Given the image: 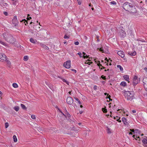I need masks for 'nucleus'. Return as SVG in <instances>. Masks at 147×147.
Masks as SVG:
<instances>
[{"instance_id":"nucleus-33","label":"nucleus","mask_w":147,"mask_h":147,"mask_svg":"<svg viewBox=\"0 0 147 147\" xmlns=\"http://www.w3.org/2000/svg\"><path fill=\"white\" fill-rule=\"evenodd\" d=\"M107 129V132L108 133H111V131H110V129L107 127H106Z\"/></svg>"},{"instance_id":"nucleus-15","label":"nucleus","mask_w":147,"mask_h":147,"mask_svg":"<svg viewBox=\"0 0 147 147\" xmlns=\"http://www.w3.org/2000/svg\"><path fill=\"white\" fill-rule=\"evenodd\" d=\"M128 54L131 56H134L136 54V52L135 51H134L133 52H129L128 53Z\"/></svg>"},{"instance_id":"nucleus-31","label":"nucleus","mask_w":147,"mask_h":147,"mask_svg":"<svg viewBox=\"0 0 147 147\" xmlns=\"http://www.w3.org/2000/svg\"><path fill=\"white\" fill-rule=\"evenodd\" d=\"M98 62L99 63H97V65H98V66H99V67H100V66H101V67H102L103 68V69H104L105 68V67L102 66V65L100 64V61H99ZM99 68H100V67H99Z\"/></svg>"},{"instance_id":"nucleus-38","label":"nucleus","mask_w":147,"mask_h":147,"mask_svg":"<svg viewBox=\"0 0 147 147\" xmlns=\"http://www.w3.org/2000/svg\"><path fill=\"white\" fill-rule=\"evenodd\" d=\"M107 97H106V98H109L110 100H112L111 98V96L109 95V94H108Z\"/></svg>"},{"instance_id":"nucleus-19","label":"nucleus","mask_w":147,"mask_h":147,"mask_svg":"<svg viewBox=\"0 0 147 147\" xmlns=\"http://www.w3.org/2000/svg\"><path fill=\"white\" fill-rule=\"evenodd\" d=\"M138 41H140V42H142V43H146L147 44V42H146L144 40L142 39H139L137 40Z\"/></svg>"},{"instance_id":"nucleus-64","label":"nucleus","mask_w":147,"mask_h":147,"mask_svg":"<svg viewBox=\"0 0 147 147\" xmlns=\"http://www.w3.org/2000/svg\"><path fill=\"white\" fill-rule=\"evenodd\" d=\"M94 90H96V89L97 88V86H94Z\"/></svg>"},{"instance_id":"nucleus-24","label":"nucleus","mask_w":147,"mask_h":147,"mask_svg":"<svg viewBox=\"0 0 147 147\" xmlns=\"http://www.w3.org/2000/svg\"><path fill=\"white\" fill-rule=\"evenodd\" d=\"M120 85L123 86H125L126 85V83L125 82L123 81L121 82Z\"/></svg>"},{"instance_id":"nucleus-12","label":"nucleus","mask_w":147,"mask_h":147,"mask_svg":"<svg viewBox=\"0 0 147 147\" xmlns=\"http://www.w3.org/2000/svg\"><path fill=\"white\" fill-rule=\"evenodd\" d=\"M122 120L124 124L126 125H127L128 124V123L127 122V119L125 117H123L122 118Z\"/></svg>"},{"instance_id":"nucleus-14","label":"nucleus","mask_w":147,"mask_h":147,"mask_svg":"<svg viewBox=\"0 0 147 147\" xmlns=\"http://www.w3.org/2000/svg\"><path fill=\"white\" fill-rule=\"evenodd\" d=\"M61 116L60 117V119H61V120H63L65 119V114H64L62 112H61Z\"/></svg>"},{"instance_id":"nucleus-51","label":"nucleus","mask_w":147,"mask_h":147,"mask_svg":"<svg viewBox=\"0 0 147 147\" xmlns=\"http://www.w3.org/2000/svg\"><path fill=\"white\" fill-rule=\"evenodd\" d=\"M45 83L46 84V85H47L48 86L50 85V83L47 82V81L45 82Z\"/></svg>"},{"instance_id":"nucleus-50","label":"nucleus","mask_w":147,"mask_h":147,"mask_svg":"<svg viewBox=\"0 0 147 147\" xmlns=\"http://www.w3.org/2000/svg\"><path fill=\"white\" fill-rule=\"evenodd\" d=\"M67 120H68V121L71 122V123H72V122H73L74 121H73L71 119H67Z\"/></svg>"},{"instance_id":"nucleus-52","label":"nucleus","mask_w":147,"mask_h":147,"mask_svg":"<svg viewBox=\"0 0 147 147\" xmlns=\"http://www.w3.org/2000/svg\"><path fill=\"white\" fill-rule=\"evenodd\" d=\"M49 87L52 90H53V88L52 86L50 85V86H49Z\"/></svg>"},{"instance_id":"nucleus-11","label":"nucleus","mask_w":147,"mask_h":147,"mask_svg":"<svg viewBox=\"0 0 147 147\" xmlns=\"http://www.w3.org/2000/svg\"><path fill=\"white\" fill-rule=\"evenodd\" d=\"M12 22L14 25V26H16L18 25V22L17 20L13 19L12 20Z\"/></svg>"},{"instance_id":"nucleus-45","label":"nucleus","mask_w":147,"mask_h":147,"mask_svg":"<svg viewBox=\"0 0 147 147\" xmlns=\"http://www.w3.org/2000/svg\"><path fill=\"white\" fill-rule=\"evenodd\" d=\"M64 38L65 39L68 38H69V37L67 36L66 35H65L64 36Z\"/></svg>"},{"instance_id":"nucleus-59","label":"nucleus","mask_w":147,"mask_h":147,"mask_svg":"<svg viewBox=\"0 0 147 147\" xmlns=\"http://www.w3.org/2000/svg\"><path fill=\"white\" fill-rule=\"evenodd\" d=\"M71 71H73L75 72V73H76V70L75 69H71Z\"/></svg>"},{"instance_id":"nucleus-44","label":"nucleus","mask_w":147,"mask_h":147,"mask_svg":"<svg viewBox=\"0 0 147 147\" xmlns=\"http://www.w3.org/2000/svg\"><path fill=\"white\" fill-rule=\"evenodd\" d=\"M31 117L33 119H34L36 118L35 115H32L31 116Z\"/></svg>"},{"instance_id":"nucleus-53","label":"nucleus","mask_w":147,"mask_h":147,"mask_svg":"<svg viewBox=\"0 0 147 147\" xmlns=\"http://www.w3.org/2000/svg\"><path fill=\"white\" fill-rule=\"evenodd\" d=\"M74 44L75 45H78L79 44V42L78 41H76L74 43Z\"/></svg>"},{"instance_id":"nucleus-3","label":"nucleus","mask_w":147,"mask_h":147,"mask_svg":"<svg viewBox=\"0 0 147 147\" xmlns=\"http://www.w3.org/2000/svg\"><path fill=\"white\" fill-rule=\"evenodd\" d=\"M125 94V97L128 100H131L134 97L133 93H132L131 92H126Z\"/></svg>"},{"instance_id":"nucleus-60","label":"nucleus","mask_w":147,"mask_h":147,"mask_svg":"<svg viewBox=\"0 0 147 147\" xmlns=\"http://www.w3.org/2000/svg\"><path fill=\"white\" fill-rule=\"evenodd\" d=\"M8 5L7 3H4V6H7Z\"/></svg>"},{"instance_id":"nucleus-47","label":"nucleus","mask_w":147,"mask_h":147,"mask_svg":"<svg viewBox=\"0 0 147 147\" xmlns=\"http://www.w3.org/2000/svg\"><path fill=\"white\" fill-rule=\"evenodd\" d=\"M78 55H80V57H82V56L81 55H82V53H81L80 52H79L77 54Z\"/></svg>"},{"instance_id":"nucleus-34","label":"nucleus","mask_w":147,"mask_h":147,"mask_svg":"<svg viewBox=\"0 0 147 147\" xmlns=\"http://www.w3.org/2000/svg\"><path fill=\"white\" fill-rule=\"evenodd\" d=\"M28 59V57L27 56H24V60L26 61Z\"/></svg>"},{"instance_id":"nucleus-6","label":"nucleus","mask_w":147,"mask_h":147,"mask_svg":"<svg viewBox=\"0 0 147 147\" xmlns=\"http://www.w3.org/2000/svg\"><path fill=\"white\" fill-rule=\"evenodd\" d=\"M139 81L138 79V77L137 76H134L133 81V84L134 86H135L138 84Z\"/></svg>"},{"instance_id":"nucleus-30","label":"nucleus","mask_w":147,"mask_h":147,"mask_svg":"<svg viewBox=\"0 0 147 147\" xmlns=\"http://www.w3.org/2000/svg\"><path fill=\"white\" fill-rule=\"evenodd\" d=\"M12 86L13 87L15 88H17L18 87V84L15 83H14L13 84Z\"/></svg>"},{"instance_id":"nucleus-25","label":"nucleus","mask_w":147,"mask_h":147,"mask_svg":"<svg viewBox=\"0 0 147 147\" xmlns=\"http://www.w3.org/2000/svg\"><path fill=\"white\" fill-rule=\"evenodd\" d=\"M13 141L15 142H16L17 141V139L16 136L15 135H14L13 136Z\"/></svg>"},{"instance_id":"nucleus-40","label":"nucleus","mask_w":147,"mask_h":147,"mask_svg":"<svg viewBox=\"0 0 147 147\" xmlns=\"http://www.w3.org/2000/svg\"><path fill=\"white\" fill-rule=\"evenodd\" d=\"M139 44V45H147V44L146 43H142V42H138Z\"/></svg>"},{"instance_id":"nucleus-54","label":"nucleus","mask_w":147,"mask_h":147,"mask_svg":"<svg viewBox=\"0 0 147 147\" xmlns=\"http://www.w3.org/2000/svg\"><path fill=\"white\" fill-rule=\"evenodd\" d=\"M3 13L6 16H7L8 15V13L7 12L4 11Z\"/></svg>"},{"instance_id":"nucleus-43","label":"nucleus","mask_w":147,"mask_h":147,"mask_svg":"<svg viewBox=\"0 0 147 147\" xmlns=\"http://www.w3.org/2000/svg\"><path fill=\"white\" fill-rule=\"evenodd\" d=\"M101 78H102V79H103L104 80H106V79L105 76H104L103 75H102L101 76Z\"/></svg>"},{"instance_id":"nucleus-35","label":"nucleus","mask_w":147,"mask_h":147,"mask_svg":"<svg viewBox=\"0 0 147 147\" xmlns=\"http://www.w3.org/2000/svg\"><path fill=\"white\" fill-rule=\"evenodd\" d=\"M102 110L104 113H106L107 111V109L105 108H102Z\"/></svg>"},{"instance_id":"nucleus-46","label":"nucleus","mask_w":147,"mask_h":147,"mask_svg":"<svg viewBox=\"0 0 147 147\" xmlns=\"http://www.w3.org/2000/svg\"><path fill=\"white\" fill-rule=\"evenodd\" d=\"M78 4L79 5H80L81 4V0H77Z\"/></svg>"},{"instance_id":"nucleus-49","label":"nucleus","mask_w":147,"mask_h":147,"mask_svg":"<svg viewBox=\"0 0 147 147\" xmlns=\"http://www.w3.org/2000/svg\"><path fill=\"white\" fill-rule=\"evenodd\" d=\"M129 130L130 131H131L132 132H133V134H134V133H135V132H134L135 130L134 129H130Z\"/></svg>"},{"instance_id":"nucleus-56","label":"nucleus","mask_w":147,"mask_h":147,"mask_svg":"<svg viewBox=\"0 0 147 147\" xmlns=\"http://www.w3.org/2000/svg\"><path fill=\"white\" fill-rule=\"evenodd\" d=\"M29 16H30V15H28V18H27V20H30V19H31V17H29Z\"/></svg>"},{"instance_id":"nucleus-1","label":"nucleus","mask_w":147,"mask_h":147,"mask_svg":"<svg viewBox=\"0 0 147 147\" xmlns=\"http://www.w3.org/2000/svg\"><path fill=\"white\" fill-rule=\"evenodd\" d=\"M123 9L126 11L132 13H135L137 10L135 6L129 2H125L123 4Z\"/></svg>"},{"instance_id":"nucleus-58","label":"nucleus","mask_w":147,"mask_h":147,"mask_svg":"<svg viewBox=\"0 0 147 147\" xmlns=\"http://www.w3.org/2000/svg\"><path fill=\"white\" fill-rule=\"evenodd\" d=\"M99 51H100L101 52H103V50L101 48H100L99 49Z\"/></svg>"},{"instance_id":"nucleus-23","label":"nucleus","mask_w":147,"mask_h":147,"mask_svg":"<svg viewBox=\"0 0 147 147\" xmlns=\"http://www.w3.org/2000/svg\"><path fill=\"white\" fill-rule=\"evenodd\" d=\"M41 46L42 48H44V49H45L48 50L49 49V47L45 45H43V44Z\"/></svg>"},{"instance_id":"nucleus-5","label":"nucleus","mask_w":147,"mask_h":147,"mask_svg":"<svg viewBox=\"0 0 147 147\" xmlns=\"http://www.w3.org/2000/svg\"><path fill=\"white\" fill-rule=\"evenodd\" d=\"M63 66L66 68H69L71 66L70 61L69 60L65 62L63 64Z\"/></svg>"},{"instance_id":"nucleus-29","label":"nucleus","mask_w":147,"mask_h":147,"mask_svg":"<svg viewBox=\"0 0 147 147\" xmlns=\"http://www.w3.org/2000/svg\"><path fill=\"white\" fill-rule=\"evenodd\" d=\"M19 107L18 106H16L14 107V109L16 111H18L19 110Z\"/></svg>"},{"instance_id":"nucleus-8","label":"nucleus","mask_w":147,"mask_h":147,"mask_svg":"<svg viewBox=\"0 0 147 147\" xmlns=\"http://www.w3.org/2000/svg\"><path fill=\"white\" fill-rule=\"evenodd\" d=\"M67 103L69 105H71L73 102V99L70 97H68L66 100Z\"/></svg>"},{"instance_id":"nucleus-20","label":"nucleus","mask_w":147,"mask_h":147,"mask_svg":"<svg viewBox=\"0 0 147 147\" xmlns=\"http://www.w3.org/2000/svg\"><path fill=\"white\" fill-rule=\"evenodd\" d=\"M30 41L33 43H36V42L37 41L36 39H34L32 38H31L30 39Z\"/></svg>"},{"instance_id":"nucleus-4","label":"nucleus","mask_w":147,"mask_h":147,"mask_svg":"<svg viewBox=\"0 0 147 147\" xmlns=\"http://www.w3.org/2000/svg\"><path fill=\"white\" fill-rule=\"evenodd\" d=\"M123 28L121 26L120 27V30L119 33L121 38H123L126 36V34L124 30H123Z\"/></svg>"},{"instance_id":"nucleus-62","label":"nucleus","mask_w":147,"mask_h":147,"mask_svg":"<svg viewBox=\"0 0 147 147\" xmlns=\"http://www.w3.org/2000/svg\"><path fill=\"white\" fill-rule=\"evenodd\" d=\"M144 69L147 72V67H145Z\"/></svg>"},{"instance_id":"nucleus-21","label":"nucleus","mask_w":147,"mask_h":147,"mask_svg":"<svg viewBox=\"0 0 147 147\" xmlns=\"http://www.w3.org/2000/svg\"><path fill=\"white\" fill-rule=\"evenodd\" d=\"M58 78H61L62 80V81L64 82H65L68 85L69 84V82L66 80H65V79H64L62 78H61L60 76H58Z\"/></svg>"},{"instance_id":"nucleus-22","label":"nucleus","mask_w":147,"mask_h":147,"mask_svg":"<svg viewBox=\"0 0 147 147\" xmlns=\"http://www.w3.org/2000/svg\"><path fill=\"white\" fill-rule=\"evenodd\" d=\"M63 127L66 129L67 130H69L71 128V127L68 126V125L66 124Z\"/></svg>"},{"instance_id":"nucleus-10","label":"nucleus","mask_w":147,"mask_h":147,"mask_svg":"<svg viewBox=\"0 0 147 147\" xmlns=\"http://www.w3.org/2000/svg\"><path fill=\"white\" fill-rule=\"evenodd\" d=\"M117 53L118 55L120 56L122 58L124 57L125 56L124 53L122 51H119Z\"/></svg>"},{"instance_id":"nucleus-48","label":"nucleus","mask_w":147,"mask_h":147,"mask_svg":"<svg viewBox=\"0 0 147 147\" xmlns=\"http://www.w3.org/2000/svg\"><path fill=\"white\" fill-rule=\"evenodd\" d=\"M87 61H86V62H85V63L86 64H89V65H90V64H92V63L93 62H88V63H86V62H87Z\"/></svg>"},{"instance_id":"nucleus-37","label":"nucleus","mask_w":147,"mask_h":147,"mask_svg":"<svg viewBox=\"0 0 147 147\" xmlns=\"http://www.w3.org/2000/svg\"><path fill=\"white\" fill-rule=\"evenodd\" d=\"M9 126V123H8L6 122L5 123V128H7Z\"/></svg>"},{"instance_id":"nucleus-39","label":"nucleus","mask_w":147,"mask_h":147,"mask_svg":"<svg viewBox=\"0 0 147 147\" xmlns=\"http://www.w3.org/2000/svg\"><path fill=\"white\" fill-rule=\"evenodd\" d=\"M110 3L113 5H116V2L115 1H112L110 2Z\"/></svg>"},{"instance_id":"nucleus-18","label":"nucleus","mask_w":147,"mask_h":147,"mask_svg":"<svg viewBox=\"0 0 147 147\" xmlns=\"http://www.w3.org/2000/svg\"><path fill=\"white\" fill-rule=\"evenodd\" d=\"M61 120V121H60L59 120L60 124L63 127H64V126L66 124H65V123H64L63 121L62 120H61V119H60Z\"/></svg>"},{"instance_id":"nucleus-9","label":"nucleus","mask_w":147,"mask_h":147,"mask_svg":"<svg viewBox=\"0 0 147 147\" xmlns=\"http://www.w3.org/2000/svg\"><path fill=\"white\" fill-rule=\"evenodd\" d=\"M1 58H0V61L3 62L6 60L7 57L4 54H1Z\"/></svg>"},{"instance_id":"nucleus-63","label":"nucleus","mask_w":147,"mask_h":147,"mask_svg":"<svg viewBox=\"0 0 147 147\" xmlns=\"http://www.w3.org/2000/svg\"><path fill=\"white\" fill-rule=\"evenodd\" d=\"M105 60L106 61H108V62H109V60H108V59H107V58H105Z\"/></svg>"},{"instance_id":"nucleus-16","label":"nucleus","mask_w":147,"mask_h":147,"mask_svg":"<svg viewBox=\"0 0 147 147\" xmlns=\"http://www.w3.org/2000/svg\"><path fill=\"white\" fill-rule=\"evenodd\" d=\"M144 138L142 141V142L144 144H147V137L146 136H144Z\"/></svg>"},{"instance_id":"nucleus-61","label":"nucleus","mask_w":147,"mask_h":147,"mask_svg":"<svg viewBox=\"0 0 147 147\" xmlns=\"http://www.w3.org/2000/svg\"><path fill=\"white\" fill-rule=\"evenodd\" d=\"M132 112H133V113H136V111H135V110H133L132 111Z\"/></svg>"},{"instance_id":"nucleus-26","label":"nucleus","mask_w":147,"mask_h":147,"mask_svg":"<svg viewBox=\"0 0 147 147\" xmlns=\"http://www.w3.org/2000/svg\"><path fill=\"white\" fill-rule=\"evenodd\" d=\"M117 67L118 68H119L120 70L121 71H123V67H121V66L120 65H117Z\"/></svg>"},{"instance_id":"nucleus-13","label":"nucleus","mask_w":147,"mask_h":147,"mask_svg":"<svg viewBox=\"0 0 147 147\" xmlns=\"http://www.w3.org/2000/svg\"><path fill=\"white\" fill-rule=\"evenodd\" d=\"M123 78L125 80L127 81H128L129 82V76L127 75H124L123 76Z\"/></svg>"},{"instance_id":"nucleus-7","label":"nucleus","mask_w":147,"mask_h":147,"mask_svg":"<svg viewBox=\"0 0 147 147\" xmlns=\"http://www.w3.org/2000/svg\"><path fill=\"white\" fill-rule=\"evenodd\" d=\"M142 82L144 87L147 91V78H144L143 79Z\"/></svg>"},{"instance_id":"nucleus-27","label":"nucleus","mask_w":147,"mask_h":147,"mask_svg":"<svg viewBox=\"0 0 147 147\" xmlns=\"http://www.w3.org/2000/svg\"><path fill=\"white\" fill-rule=\"evenodd\" d=\"M22 109L24 110H26V108L25 106V105L22 104H21L20 105Z\"/></svg>"},{"instance_id":"nucleus-32","label":"nucleus","mask_w":147,"mask_h":147,"mask_svg":"<svg viewBox=\"0 0 147 147\" xmlns=\"http://www.w3.org/2000/svg\"><path fill=\"white\" fill-rule=\"evenodd\" d=\"M6 61V62L7 64L9 66L11 64V63L10 61L6 59V60L5 61Z\"/></svg>"},{"instance_id":"nucleus-57","label":"nucleus","mask_w":147,"mask_h":147,"mask_svg":"<svg viewBox=\"0 0 147 147\" xmlns=\"http://www.w3.org/2000/svg\"><path fill=\"white\" fill-rule=\"evenodd\" d=\"M69 134L71 135H72V136L73 137H75L76 136L74 135H72L73 134V133H72V132H70Z\"/></svg>"},{"instance_id":"nucleus-41","label":"nucleus","mask_w":147,"mask_h":147,"mask_svg":"<svg viewBox=\"0 0 147 147\" xmlns=\"http://www.w3.org/2000/svg\"><path fill=\"white\" fill-rule=\"evenodd\" d=\"M24 21V23H25V24L26 25V22H26V24H28V22H27V21L25 19H24V20H22V21H21V22H22V21Z\"/></svg>"},{"instance_id":"nucleus-17","label":"nucleus","mask_w":147,"mask_h":147,"mask_svg":"<svg viewBox=\"0 0 147 147\" xmlns=\"http://www.w3.org/2000/svg\"><path fill=\"white\" fill-rule=\"evenodd\" d=\"M65 118H67V117L68 118L70 117L71 115L67 111H66V113H65Z\"/></svg>"},{"instance_id":"nucleus-36","label":"nucleus","mask_w":147,"mask_h":147,"mask_svg":"<svg viewBox=\"0 0 147 147\" xmlns=\"http://www.w3.org/2000/svg\"><path fill=\"white\" fill-rule=\"evenodd\" d=\"M0 43L1 44L3 45L4 46H6L7 44L6 43H5L4 42L2 41L1 40H0Z\"/></svg>"},{"instance_id":"nucleus-2","label":"nucleus","mask_w":147,"mask_h":147,"mask_svg":"<svg viewBox=\"0 0 147 147\" xmlns=\"http://www.w3.org/2000/svg\"><path fill=\"white\" fill-rule=\"evenodd\" d=\"M4 38L8 42L11 44H14L16 41L15 39L14 38L12 35L7 33H4L3 34Z\"/></svg>"},{"instance_id":"nucleus-28","label":"nucleus","mask_w":147,"mask_h":147,"mask_svg":"<svg viewBox=\"0 0 147 147\" xmlns=\"http://www.w3.org/2000/svg\"><path fill=\"white\" fill-rule=\"evenodd\" d=\"M74 98L77 101H78L79 104L81 105L82 104L81 102L78 98L76 97H74Z\"/></svg>"},{"instance_id":"nucleus-55","label":"nucleus","mask_w":147,"mask_h":147,"mask_svg":"<svg viewBox=\"0 0 147 147\" xmlns=\"http://www.w3.org/2000/svg\"><path fill=\"white\" fill-rule=\"evenodd\" d=\"M118 118H120V117H119L118 116H116V117H114V119H118Z\"/></svg>"},{"instance_id":"nucleus-42","label":"nucleus","mask_w":147,"mask_h":147,"mask_svg":"<svg viewBox=\"0 0 147 147\" xmlns=\"http://www.w3.org/2000/svg\"><path fill=\"white\" fill-rule=\"evenodd\" d=\"M84 58V59H85L86 58H89V56H88V55H83V56H82V57Z\"/></svg>"}]
</instances>
